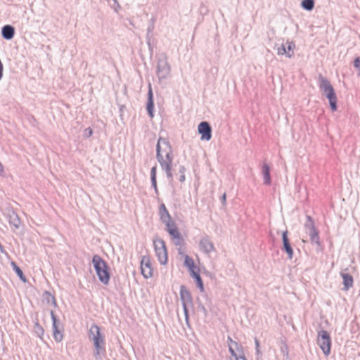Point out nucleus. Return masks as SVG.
<instances>
[{
	"label": "nucleus",
	"instance_id": "nucleus-1",
	"mask_svg": "<svg viewBox=\"0 0 360 360\" xmlns=\"http://www.w3.org/2000/svg\"><path fill=\"white\" fill-rule=\"evenodd\" d=\"M156 158L162 170L165 172L167 177L172 180V150L169 142L166 139L159 138L156 145Z\"/></svg>",
	"mask_w": 360,
	"mask_h": 360
},
{
	"label": "nucleus",
	"instance_id": "nucleus-2",
	"mask_svg": "<svg viewBox=\"0 0 360 360\" xmlns=\"http://www.w3.org/2000/svg\"><path fill=\"white\" fill-rule=\"evenodd\" d=\"M92 263L99 281L104 285H108L110 281V272L107 263L98 255L93 257Z\"/></svg>",
	"mask_w": 360,
	"mask_h": 360
},
{
	"label": "nucleus",
	"instance_id": "nucleus-3",
	"mask_svg": "<svg viewBox=\"0 0 360 360\" xmlns=\"http://www.w3.org/2000/svg\"><path fill=\"white\" fill-rule=\"evenodd\" d=\"M319 88L329 101L333 111L337 110V97L330 82L321 75L319 76Z\"/></svg>",
	"mask_w": 360,
	"mask_h": 360
},
{
	"label": "nucleus",
	"instance_id": "nucleus-4",
	"mask_svg": "<svg viewBox=\"0 0 360 360\" xmlns=\"http://www.w3.org/2000/svg\"><path fill=\"white\" fill-rule=\"evenodd\" d=\"M171 73V66L168 62L167 56L162 53L159 55L157 61L156 75L159 81L169 77Z\"/></svg>",
	"mask_w": 360,
	"mask_h": 360
},
{
	"label": "nucleus",
	"instance_id": "nucleus-5",
	"mask_svg": "<svg viewBox=\"0 0 360 360\" xmlns=\"http://www.w3.org/2000/svg\"><path fill=\"white\" fill-rule=\"evenodd\" d=\"M317 344L321 349L326 356L330 353L331 339L329 333L325 330H321L318 333Z\"/></svg>",
	"mask_w": 360,
	"mask_h": 360
},
{
	"label": "nucleus",
	"instance_id": "nucleus-6",
	"mask_svg": "<svg viewBox=\"0 0 360 360\" xmlns=\"http://www.w3.org/2000/svg\"><path fill=\"white\" fill-rule=\"evenodd\" d=\"M180 298L182 303L186 321H188V307H193V299L191 292L185 285L180 287Z\"/></svg>",
	"mask_w": 360,
	"mask_h": 360
},
{
	"label": "nucleus",
	"instance_id": "nucleus-7",
	"mask_svg": "<svg viewBox=\"0 0 360 360\" xmlns=\"http://www.w3.org/2000/svg\"><path fill=\"white\" fill-rule=\"evenodd\" d=\"M156 256L161 264H166L167 262V252L165 241L161 239H155L153 241Z\"/></svg>",
	"mask_w": 360,
	"mask_h": 360
},
{
	"label": "nucleus",
	"instance_id": "nucleus-8",
	"mask_svg": "<svg viewBox=\"0 0 360 360\" xmlns=\"http://www.w3.org/2000/svg\"><path fill=\"white\" fill-rule=\"evenodd\" d=\"M141 274L146 278H149L153 276V269L149 256L145 255L142 257L141 261Z\"/></svg>",
	"mask_w": 360,
	"mask_h": 360
},
{
	"label": "nucleus",
	"instance_id": "nucleus-9",
	"mask_svg": "<svg viewBox=\"0 0 360 360\" xmlns=\"http://www.w3.org/2000/svg\"><path fill=\"white\" fill-rule=\"evenodd\" d=\"M199 248L206 255L210 254L215 251V248L211 238L209 236H204L199 242Z\"/></svg>",
	"mask_w": 360,
	"mask_h": 360
},
{
	"label": "nucleus",
	"instance_id": "nucleus-10",
	"mask_svg": "<svg viewBox=\"0 0 360 360\" xmlns=\"http://www.w3.org/2000/svg\"><path fill=\"white\" fill-rule=\"evenodd\" d=\"M201 140L210 141L212 138V127L207 122H201L198 127Z\"/></svg>",
	"mask_w": 360,
	"mask_h": 360
},
{
	"label": "nucleus",
	"instance_id": "nucleus-11",
	"mask_svg": "<svg viewBox=\"0 0 360 360\" xmlns=\"http://www.w3.org/2000/svg\"><path fill=\"white\" fill-rule=\"evenodd\" d=\"M4 214L11 226L16 229L20 228L21 224L20 217L13 209H7Z\"/></svg>",
	"mask_w": 360,
	"mask_h": 360
},
{
	"label": "nucleus",
	"instance_id": "nucleus-12",
	"mask_svg": "<svg viewBox=\"0 0 360 360\" xmlns=\"http://www.w3.org/2000/svg\"><path fill=\"white\" fill-rule=\"evenodd\" d=\"M288 231H285L282 233V242H283V250H284L288 255L289 259H292L293 257V249L290 245V240L288 237Z\"/></svg>",
	"mask_w": 360,
	"mask_h": 360
},
{
	"label": "nucleus",
	"instance_id": "nucleus-13",
	"mask_svg": "<svg viewBox=\"0 0 360 360\" xmlns=\"http://www.w3.org/2000/svg\"><path fill=\"white\" fill-rule=\"evenodd\" d=\"M295 48V45L293 42H287L286 44H282L277 49V53L278 55L285 54L287 57L291 58L293 54V50Z\"/></svg>",
	"mask_w": 360,
	"mask_h": 360
},
{
	"label": "nucleus",
	"instance_id": "nucleus-14",
	"mask_svg": "<svg viewBox=\"0 0 360 360\" xmlns=\"http://www.w3.org/2000/svg\"><path fill=\"white\" fill-rule=\"evenodd\" d=\"M51 316L53 321V337L56 342H60L62 341L63 335L59 330V327L58 325V321L56 315L54 314L53 311H51Z\"/></svg>",
	"mask_w": 360,
	"mask_h": 360
},
{
	"label": "nucleus",
	"instance_id": "nucleus-15",
	"mask_svg": "<svg viewBox=\"0 0 360 360\" xmlns=\"http://www.w3.org/2000/svg\"><path fill=\"white\" fill-rule=\"evenodd\" d=\"M15 35V28L11 25H6L1 28V36L6 40H11Z\"/></svg>",
	"mask_w": 360,
	"mask_h": 360
},
{
	"label": "nucleus",
	"instance_id": "nucleus-16",
	"mask_svg": "<svg viewBox=\"0 0 360 360\" xmlns=\"http://www.w3.org/2000/svg\"><path fill=\"white\" fill-rule=\"evenodd\" d=\"M147 111L148 112V115L150 117H153V109H154V103H153V91L150 87V85H149V90L148 92V101H147Z\"/></svg>",
	"mask_w": 360,
	"mask_h": 360
},
{
	"label": "nucleus",
	"instance_id": "nucleus-17",
	"mask_svg": "<svg viewBox=\"0 0 360 360\" xmlns=\"http://www.w3.org/2000/svg\"><path fill=\"white\" fill-rule=\"evenodd\" d=\"M159 215H160V219L162 223L172 219V217L169 214V213L168 210H167L166 206L164 203H162L160 205Z\"/></svg>",
	"mask_w": 360,
	"mask_h": 360
},
{
	"label": "nucleus",
	"instance_id": "nucleus-18",
	"mask_svg": "<svg viewBox=\"0 0 360 360\" xmlns=\"http://www.w3.org/2000/svg\"><path fill=\"white\" fill-rule=\"evenodd\" d=\"M92 340L94 341V345L96 349V353H95L96 356L99 355L101 349H103V351H105V349L103 347L105 341H104L103 338L101 335L98 338H96V337L92 338Z\"/></svg>",
	"mask_w": 360,
	"mask_h": 360
},
{
	"label": "nucleus",
	"instance_id": "nucleus-19",
	"mask_svg": "<svg viewBox=\"0 0 360 360\" xmlns=\"http://www.w3.org/2000/svg\"><path fill=\"white\" fill-rule=\"evenodd\" d=\"M169 235L172 237L174 241V244L176 245H181L183 243V238L178 229V228L169 229Z\"/></svg>",
	"mask_w": 360,
	"mask_h": 360
},
{
	"label": "nucleus",
	"instance_id": "nucleus-20",
	"mask_svg": "<svg viewBox=\"0 0 360 360\" xmlns=\"http://www.w3.org/2000/svg\"><path fill=\"white\" fill-rule=\"evenodd\" d=\"M341 276L343 279L344 290H348L353 286V277L349 274L342 273Z\"/></svg>",
	"mask_w": 360,
	"mask_h": 360
},
{
	"label": "nucleus",
	"instance_id": "nucleus-21",
	"mask_svg": "<svg viewBox=\"0 0 360 360\" xmlns=\"http://www.w3.org/2000/svg\"><path fill=\"white\" fill-rule=\"evenodd\" d=\"M262 174L264 176V184L269 185L271 184L270 167L268 165L264 164L262 167Z\"/></svg>",
	"mask_w": 360,
	"mask_h": 360
},
{
	"label": "nucleus",
	"instance_id": "nucleus-22",
	"mask_svg": "<svg viewBox=\"0 0 360 360\" xmlns=\"http://www.w3.org/2000/svg\"><path fill=\"white\" fill-rule=\"evenodd\" d=\"M190 273L191 276L195 279L198 288H199L200 291L202 292L204 290L203 282L199 273L195 270L192 271Z\"/></svg>",
	"mask_w": 360,
	"mask_h": 360
},
{
	"label": "nucleus",
	"instance_id": "nucleus-23",
	"mask_svg": "<svg viewBox=\"0 0 360 360\" xmlns=\"http://www.w3.org/2000/svg\"><path fill=\"white\" fill-rule=\"evenodd\" d=\"M308 234L310 237V240L312 243H316L318 245H320L319 231L316 230V228H312L311 230L308 231Z\"/></svg>",
	"mask_w": 360,
	"mask_h": 360
},
{
	"label": "nucleus",
	"instance_id": "nucleus-24",
	"mask_svg": "<svg viewBox=\"0 0 360 360\" xmlns=\"http://www.w3.org/2000/svg\"><path fill=\"white\" fill-rule=\"evenodd\" d=\"M156 166H154L152 167L150 171V179H151V184L152 186L154 188L155 192L156 195H158V189L157 186V181H156Z\"/></svg>",
	"mask_w": 360,
	"mask_h": 360
},
{
	"label": "nucleus",
	"instance_id": "nucleus-25",
	"mask_svg": "<svg viewBox=\"0 0 360 360\" xmlns=\"http://www.w3.org/2000/svg\"><path fill=\"white\" fill-rule=\"evenodd\" d=\"M101 335L100 328L97 325H92L89 329V338L92 340V338H98Z\"/></svg>",
	"mask_w": 360,
	"mask_h": 360
},
{
	"label": "nucleus",
	"instance_id": "nucleus-26",
	"mask_svg": "<svg viewBox=\"0 0 360 360\" xmlns=\"http://www.w3.org/2000/svg\"><path fill=\"white\" fill-rule=\"evenodd\" d=\"M11 265L13 266V270L16 273V274L19 276L20 279L22 281L25 282L26 281V277L24 275L22 271L20 269V268L14 262H11Z\"/></svg>",
	"mask_w": 360,
	"mask_h": 360
},
{
	"label": "nucleus",
	"instance_id": "nucleus-27",
	"mask_svg": "<svg viewBox=\"0 0 360 360\" xmlns=\"http://www.w3.org/2000/svg\"><path fill=\"white\" fill-rule=\"evenodd\" d=\"M301 6L304 10L310 11L314 8V0H302Z\"/></svg>",
	"mask_w": 360,
	"mask_h": 360
},
{
	"label": "nucleus",
	"instance_id": "nucleus-28",
	"mask_svg": "<svg viewBox=\"0 0 360 360\" xmlns=\"http://www.w3.org/2000/svg\"><path fill=\"white\" fill-rule=\"evenodd\" d=\"M184 265L186 266L188 269H189V271H194L195 270V264H194V261L193 259L190 257L189 256L186 255L185 257V259H184Z\"/></svg>",
	"mask_w": 360,
	"mask_h": 360
},
{
	"label": "nucleus",
	"instance_id": "nucleus-29",
	"mask_svg": "<svg viewBox=\"0 0 360 360\" xmlns=\"http://www.w3.org/2000/svg\"><path fill=\"white\" fill-rule=\"evenodd\" d=\"M44 300L47 303H51L53 306H56V302L55 297L48 291H46L44 294Z\"/></svg>",
	"mask_w": 360,
	"mask_h": 360
},
{
	"label": "nucleus",
	"instance_id": "nucleus-30",
	"mask_svg": "<svg viewBox=\"0 0 360 360\" xmlns=\"http://www.w3.org/2000/svg\"><path fill=\"white\" fill-rule=\"evenodd\" d=\"M304 226L308 229V231L311 230L312 228H315L312 218L310 216H307V221Z\"/></svg>",
	"mask_w": 360,
	"mask_h": 360
},
{
	"label": "nucleus",
	"instance_id": "nucleus-31",
	"mask_svg": "<svg viewBox=\"0 0 360 360\" xmlns=\"http://www.w3.org/2000/svg\"><path fill=\"white\" fill-rule=\"evenodd\" d=\"M34 331L39 337H41L44 335V329L39 323H34Z\"/></svg>",
	"mask_w": 360,
	"mask_h": 360
},
{
	"label": "nucleus",
	"instance_id": "nucleus-32",
	"mask_svg": "<svg viewBox=\"0 0 360 360\" xmlns=\"http://www.w3.org/2000/svg\"><path fill=\"white\" fill-rule=\"evenodd\" d=\"M164 224L166 226V231L167 232H169V229L177 228L176 224L172 221V219H170L169 221H167L166 222H164Z\"/></svg>",
	"mask_w": 360,
	"mask_h": 360
},
{
	"label": "nucleus",
	"instance_id": "nucleus-33",
	"mask_svg": "<svg viewBox=\"0 0 360 360\" xmlns=\"http://www.w3.org/2000/svg\"><path fill=\"white\" fill-rule=\"evenodd\" d=\"M185 171H186V168L184 166L181 165L179 167V172L181 174L180 177H179L180 182H184L185 181V175H184Z\"/></svg>",
	"mask_w": 360,
	"mask_h": 360
},
{
	"label": "nucleus",
	"instance_id": "nucleus-34",
	"mask_svg": "<svg viewBox=\"0 0 360 360\" xmlns=\"http://www.w3.org/2000/svg\"><path fill=\"white\" fill-rule=\"evenodd\" d=\"M229 351L231 354V355L235 358V360H246L244 356H237L234 350L232 349L231 347H229Z\"/></svg>",
	"mask_w": 360,
	"mask_h": 360
},
{
	"label": "nucleus",
	"instance_id": "nucleus-35",
	"mask_svg": "<svg viewBox=\"0 0 360 360\" xmlns=\"http://www.w3.org/2000/svg\"><path fill=\"white\" fill-rule=\"evenodd\" d=\"M113 4L110 5V7L117 13L121 9V6L117 0H112Z\"/></svg>",
	"mask_w": 360,
	"mask_h": 360
},
{
	"label": "nucleus",
	"instance_id": "nucleus-36",
	"mask_svg": "<svg viewBox=\"0 0 360 360\" xmlns=\"http://www.w3.org/2000/svg\"><path fill=\"white\" fill-rule=\"evenodd\" d=\"M93 134V131L90 127L86 128L84 131V136L85 137H90Z\"/></svg>",
	"mask_w": 360,
	"mask_h": 360
},
{
	"label": "nucleus",
	"instance_id": "nucleus-37",
	"mask_svg": "<svg viewBox=\"0 0 360 360\" xmlns=\"http://www.w3.org/2000/svg\"><path fill=\"white\" fill-rule=\"evenodd\" d=\"M354 66L355 68L358 69L360 74V58H356L354 60Z\"/></svg>",
	"mask_w": 360,
	"mask_h": 360
},
{
	"label": "nucleus",
	"instance_id": "nucleus-38",
	"mask_svg": "<svg viewBox=\"0 0 360 360\" xmlns=\"http://www.w3.org/2000/svg\"><path fill=\"white\" fill-rule=\"evenodd\" d=\"M255 347H256V352L257 354H259V340H257V338H255Z\"/></svg>",
	"mask_w": 360,
	"mask_h": 360
},
{
	"label": "nucleus",
	"instance_id": "nucleus-39",
	"mask_svg": "<svg viewBox=\"0 0 360 360\" xmlns=\"http://www.w3.org/2000/svg\"><path fill=\"white\" fill-rule=\"evenodd\" d=\"M226 193H224L223 194V195L221 196V202H222V204H224H224L226 203Z\"/></svg>",
	"mask_w": 360,
	"mask_h": 360
},
{
	"label": "nucleus",
	"instance_id": "nucleus-40",
	"mask_svg": "<svg viewBox=\"0 0 360 360\" xmlns=\"http://www.w3.org/2000/svg\"><path fill=\"white\" fill-rule=\"evenodd\" d=\"M4 172V166L0 162V175H2Z\"/></svg>",
	"mask_w": 360,
	"mask_h": 360
},
{
	"label": "nucleus",
	"instance_id": "nucleus-41",
	"mask_svg": "<svg viewBox=\"0 0 360 360\" xmlns=\"http://www.w3.org/2000/svg\"><path fill=\"white\" fill-rule=\"evenodd\" d=\"M0 251L2 253L5 252L4 248V246L1 243H0Z\"/></svg>",
	"mask_w": 360,
	"mask_h": 360
},
{
	"label": "nucleus",
	"instance_id": "nucleus-42",
	"mask_svg": "<svg viewBox=\"0 0 360 360\" xmlns=\"http://www.w3.org/2000/svg\"><path fill=\"white\" fill-rule=\"evenodd\" d=\"M201 308H202V311H203L205 312V314H206L207 311H206L205 307L202 306Z\"/></svg>",
	"mask_w": 360,
	"mask_h": 360
},
{
	"label": "nucleus",
	"instance_id": "nucleus-43",
	"mask_svg": "<svg viewBox=\"0 0 360 360\" xmlns=\"http://www.w3.org/2000/svg\"><path fill=\"white\" fill-rule=\"evenodd\" d=\"M281 351L284 353L285 352V349H284L283 347L281 348Z\"/></svg>",
	"mask_w": 360,
	"mask_h": 360
},
{
	"label": "nucleus",
	"instance_id": "nucleus-44",
	"mask_svg": "<svg viewBox=\"0 0 360 360\" xmlns=\"http://www.w3.org/2000/svg\"><path fill=\"white\" fill-rule=\"evenodd\" d=\"M281 351L284 353L285 352V349H284L283 347L281 348Z\"/></svg>",
	"mask_w": 360,
	"mask_h": 360
}]
</instances>
